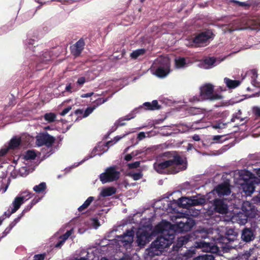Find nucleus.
I'll return each instance as SVG.
<instances>
[{
    "label": "nucleus",
    "mask_w": 260,
    "mask_h": 260,
    "mask_svg": "<svg viewBox=\"0 0 260 260\" xmlns=\"http://www.w3.org/2000/svg\"><path fill=\"white\" fill-rule=\"evenodd\" d=\"M85 46V43L82 39L79 40L76 44L71 47L72 53L76 56H79L83 50Z\"/></svg>",
    "instance_id": "f3484780"
},
{
    "label": "nucleus",
    "mask_w": 260,
    "mask_h": 260,
    "mask_svg": "<svg viewBox=\"0 0 260 260\" xmlns=\"http://www.w3.org/2000/svg\"><path fill=\"white\" fill-rule=\"evenodd\" d=\"M169 222L162 221L155 227V231L160 236L151 244L147 249L148 254L150 256L159 255L165 248L168 247L175 239V230Z\"/></svg>",
    "instance_id": "f257e3e1"
},
{
    "label": "nucleus",
    "mask_w": 260,
    "mask_h": 260,
    "mask_svg": "<svg viewBox=\"0 0 260 260\" xmlns=\"http://www.w3.org/2000/svg\"><path fill=\"white\" fill-rule=\"evenodd\" d=\"M72 106H68L66 108L64 109L60 114H67L71 110Z\"/></svg>",
    "instance_id": "052dcab7"
},
{
    "label": "nucleus",
    "mask_w": 260,
    "mask_h": 260,
    "mask_svg": "<svg viewBox=\"0 0 260 260\" xmlns=\"http://www.w3.org/2000/svg\"><path fill=\"white\" fill-rule=\"evenodd\" d=\"M248 28L251 29H260V20L257 19H250L246 22Z\"/></svg>",
    "instance_id": "5701e85b"
},
{
    "label": "nucleus",
    "mask_w": 260,
    "mask_h": 260,
    "mask_svg": "<svg viewBox=\"0 0 260 260\" xmlns=\"http://www.w3.org/2000/svg\"><path fill=\"white\" fill-rule=\"evenodd\" d=\"M56 115H44L45 119L49 122H53L55 120Z\"/></svg>",
    "instance_id": "49530a36"
},
{
    "label": "nucleus",
    "mask_w": 260,
    "mask_h": 260,
    "mask_svg": "<svg viewBox=\"0 0 260 260\" xmlns=\"http://www.w3.org/2000/svg\"><path fill=\"white\" fill-rule=\"evenodd\" d=\"M137 243L139 246H144L148 241L150 235L146 230H139L136 233Z\"/></svg>",
    "instance_id": "2eb2a0df"
},
{
    "label": "nucleus",
    "mask_w": 260,
    "mask_h": 260,
    "mask_svg": "<svg viewBox=\"0 0 260 260\" xmlns=\"http://www.w3.org/2000/svg\"><path fill=\"white\" fill-rule=\"evenodd\" d=\"M120 177V172L116 170V166L107 168L104 173L100 175V181L102 183H106L117 180Z\"/></svg>",
    "instance_id": "0eeeda50"
},
{
    "label": "nucleus",
    "mask_w": 260,
    "mask_h": 260,
    "mask_svg": "<svg viewBox=\"0 0 260 260\" xmlns=\"http://www.w3.org/2000/svg\"><path fill=\"white\" fill-rule=\"evenodd\" d=\"M192 139L196 141H199L200 140V137L199 135L195 134L192 136Z\"/></svg>",
    "instance_id": "338daca9"
},
{
    "label": "nucleus",
    "mask_w": 260,
    "mask_h": 260,
    "mask_svg": "<svg viewBox=\"0 0 260 260\" xmlns=\"http://www.w3.org/2000/svg\"><path fill=\"white\" fill-rule=\"evenodd\" d=\"M224 136H225V135L214 136L213 137L212 140L213 141V143H221L228 139V138H225V139H222V138Z\"/></svg>",
    "instance_id": "ea45409f"
},
{
    "label": "nucleus",
    "mask_w": 260,
    "mask_h": 260,
    "mask_svg": "<svg viewBox=\"0 0 260 260\" xmlns=\"http://www.w3.org/2000/svg\"><path fill=\"white\" fill-rule=\"evenodd\" d=\"M11 230H12L10 229V228H9L8 226L7 227L2 234V236L4 238L10 232Z\"/></svg>",
    "instance_id": "4d7b16f0"
},
{
    "label": "nucleus",
    "mask_w": 260,
    "mask_h": 260,
    "mask_svg": "<svg viewBox=\"0 0 260 260\" xmlns=\"http://www.w3.org/2000/svg\"><path fill=\"white\" fill-rule=\"evenodd\" d=\"M196 110V109L195 108H191L190 109V112L191 114H201L202 113V112H201L200 111H195Z\"/></svg>",
    "instance_id": "e2e57ef3"
},
{
    "label": "nucleus",
    "mask_w": 260,
    "mask_h": 260,
    "mask_svg": "<svg viewBox=\"0 0 260 260\" xmlns=\"http://www.w3.org/2000/svg\"><path fill=\"white\" fill-rule=\"evenodd\" d=\"M166 118H167V116H165L164 118H160L158 119L154 120H153L152 125H154L155 124H159V123L162 122L164 121V120L166 119Z\"/></svg>",
    "instance_id": "3c124183"
},
{
    "label": "nucleus",
    "mask_w": 260,
    "mask_h": 260,
    "mask_svg": "<svg viewBox=\"0 0 260 260\" xmlns=\"http://www.w3.org/2000/svg\"><path fill=\"white\" fill-rule=\"evenodd\" d=\"M214 244L210 243L209 242H201L200 244H198V247L204 248L207 251L211 253H216L219 251V247L217 246V244H221L220 247H223V245L222 243H215L214 241Z\"/></svg>",
    "instance_id": "4468645a"
},
{
    "label": "nucleus",
    "mask_w": 260,
    "mask_h": 260,
    "mask_svg": "<svg viewBox=\"0 0 260 260\" xmlns=\"http://www.w3.org/2000/svg\"><path fill=\"white\" fill-rule=\"evenodd\" d=\"M24 197H17L15 198L14 201L12 203L13 205V208L12 209V212H16L21 205L24 202Z\"/></svg>",
    "instance_id": "b1692460"
},
{
    "label": "nucleus",
    "mask_w": 260,
    "mask_h": 260,
    "mask_svg": "<svg viewBox=\"0 0 260 260\" xmlns=\"http://www.w3.org/2000/svg\"><path fill=\"white\" fill-rule=\"evenodd\" d=\"M10 149L9 147L1 149L0 150V156H4L7 154L8 150Z\"/></svg>",
    "instance_id": "8fccbe9b"
},
{
    "label": "nucleus",
    "mask_w": 260,
    "mask_h": 260,
    "mask_svg": "<svg viewBox=\"0 0 260 260\" xmlns=\"http://www.w3.org/2000/svg\"><path fill=\"white\" fill-rule=\"evenodd\" d=\"M93 224L96 229L100 225L99 220L95 218L93 219Z\"/></svg>",
    "instance_id": "680f3d73"
},
{
    "label": "nucleus",
    "mask_w": 260,
    "mask_h": 260,
    "mask_svg": "<svg viewBox=\"0 0 260 260\" xmlns=\"http://www.w3.org/2000/svg\"><path fill=\"white\" fill-rule=\"evenodd\" d=\"M252 112L253 114H260V107L258 106L253 107Z\"/></svg>",
    "instance_id": "5fc2aeb1"
},
{
    "label": "nucleus",
    "mask_w": 260,
    "mask_h": 260,
    "mask_svg": "<svg viewBox=\"0 0 260 260\" xmlns=\"http://www.w3.org/2000/svg\"><path fill=\"white\" fill-rule=\"evenodd\" d=\"M178 204L180 207L186 209L189 208L191 207L190 198L182 197L180 198L178 200Z\"/></svg>",
    "instance_id": "bb28decb"
},
{
    "label": "nucleus",
    "mask_w": 260,
    "mask_h": 260,
    "mask_svg": "<svg viewBox=\"0 0 260 260\" xmlns=\"http://www.w3.org/2000/svg\"><path fill=\"white\" fill-rule=\"evenodd\" d=\"M72 234V230L67 231L65 234L60 237V238L63 240L64 241L68 239V238Z\"/></svg>",
    "instance_id": "09e8293b"
},
{
    "label": "nucleus",
    "mask_w": 260,
    "mask_h": 260,
    "mask_svg": "<svg viewBox=\"0 0 260 260\" xmlns=\"http://www.w3.org/2000/svg\"><path fill=\"white\" fill-rule=\"evenodd\" d=\"M36 154L34 150H27L24 155V159L26 160L35 159Z\"/></svg>",
    "instance_id": "58836bf2"
},
{
    "label": "nucleus",
    "mask_w": 260,
    "mask_h": 260,
    "mask_svg": "<svg viewBox=\"0 0 260 260\" xmlns=\"http://www.w3.org/2000/svg\"><path fill=\"white\" fill-rule=\"evenodd\" d=\"M107 101V99H98L94 102V104L86 108L84 114H91L94 110L100 105H101Z\"/></svg>",
    "instance_id": "412c9836"
},
{
    "label": "nucleus",
    "mask_w": 260,
    "mask_h": 260,
    "mask_svg": "<svg viewBox=\"0 0 260 260\" xmlns=\"http://www.w3.org/2000/svg\"><path fill=\"white\" fill-rule=\"evenodd\" d=\"M34 194L31 193V192L25 191L22 193V196H20L21 197H24L25 199L24 200V202L28 200L30 198H31Z\"/></svg>",
    "instance_id": "c03bdc74"
},
{
    "label": "nucleus",
    "mask_w": 260,
    "mask_h": 260,
    "mask_svg": "<svg viewBox=\"0 0 260 260\" xmlns=\"http://www.w3.org/2000/svg\"><path fill=\"white\" fill-rule=\"evenodd\" d=\"M232 2L242 7H245L248 5V4L245 2H241L236 0H233Z\"/></svg>",
    "instance_id": "864d4df0"
},
{
    "label": "nucleus",
    "mask_w": 260,
    "mask_h": 260,
    "mask_svg": "<svg viewBox=\"0 0 260 260\" xmlns=\"http://www.w3.org/2000/svg\"><path fill=\"white\" fill-rule=\"evenodd\" d=\"M145 53L144 49H137L131 53L130 56L133 59H136L139 56L143 55Z\"/></svg>",
    "instance_id": "4c0bfd02"
},
{
    "label": "nucleus",
    "mask_w": 260,
    "mask_h": 260,
    "mask_svg": "<svg viewBox=\"0 0 260 260\" xmlns=\"http://www.w3.org/2000/svg\"><path fill=\"white\" fill-rule=\"evenodd\" d=\"M191 207L198 205H202L206 203V199L205 198L197 197L196 196H192L190 198Z\"/></svg>",
    "instance_id": "4be33fe9"
},
{
    "label": "nucleus",
    "mask_w": 260,
    "mask_h": 260,
    "mask_svg": "<svg viewBox=\"0 0 260 260\" xmlns=\"http://www.w3.org/2000/svg\"><path fill=\"white\" fill-rule=\"evenodd\" d=\"M137 154L138 153L137 152L133 151L130 154H126L124 157V159L127 161H130L132 160L133 157L136 156Z\"/></svg>",
    "instance_id": "de8ad7c7"
},
{
    "label": "nucleus",
    "mask_w": 260,
    "mask_h": 260,
    "mask_svg": "<svg viewBox=\"0 0 260 260\" xmlns=\"http://www.w3.org/2000/svg\"><path fill=\"white\" fill-rule=\"evenodd\" d=\"M255 238L254 230L251 228H244L241 234L242 240L246 242L253 241Z\"/></svg>",
    "instance_id": "dca6fc26"
},
{
    "label": "nucleus",
    "mask_w": 260,
    "mask_h": 260,
    "mask_svg": "<svg viewBox=\"0 0 260 260\" xmlns=\"http://www.w3.org/2000/svg\"><path fill=\"white\" fill-rule=\"evenodd\" d=\"M23 216V215H22V213H21L20 214L19 216H18L17 218H15L14 219V221L16 223H17L20 220V219L21 218V217Z\"/></svg>",
    "instance_id": "0e129e2a"
},
{
    "label": "nucleus",
    "mask_w": 260,
    "mask_h": 260,
    "mask_svg": "<svg viewBox=\"0 0 260 260\" xmlns=\"http://www.w3.org/2000/svg\"><path fill=\"white\" fill-rule=\"evenodd\" d=\"M214 86L211 83H206L202 85L200 87V95L199 99L200 100H217L222 99V96L214 91Z\"/></svg>",
    "instance_id": "20e7f679"
},
{
    "label": "nucleus",
    "mask_w": 260,
    "mask_h": 260,
    "mask_svg": "<svg viewBox=\"0 0 260 260\" xmlns=\"http://www.w3.org/2000/svg\"><path fill=\"white\" fill-rule=\"evenodd\" d=\"M42 198L39 197H35L30 202V203L27 205L25 208L23 209V210L22 212V215H24V214L29 211L32 207L35 205L37 203H38L41 200Z\"/></svg>",
    "instance_id": "2f4dec72"
},
{
    "label": "nucleus",
    "mask_w": 260,
    "mask_h": 260,
    "mask_svg": "<svg viewBox=\"0 0 260 260\" xmlns=\"http://www.w3.org/2000/svg\"><path fill=\"white\" fill-rule=\"evenodd\" d=\"M144 109L143 106H140L138 108H136L134 110V112L138 113V112H143L142 110Z\"/></svg>",
    "instance_id": "69168bd1"
},
{
    "label": "nucleus",
    "mask_w": 260,
    "mask_h": 260,
    "mask_svg": "<svg viewBox=\"0 0 260 260\" xmlns=\"http://www.w3.org/2000/svg\"><path fill=\"white\" fill-rule=\"evenodd\" d=\"M55 139L48 133H43L37 137V143L38 146L45 145L47 147H51Z\"/></svg>",
    "instance_id": "9b49d317"
},
{
    "label": "nucleus",
    "mask_w": 260,
    "mask_h": 260,
    "mask_svg": "<svg viewBox=\"0 0 260 260\" xmlns=\"http://www.w3.org/2000/svg\"><path fill=\"white\" fill-rule=\"evenodd\" d=\"M94 199V198L93 197L91 196L88 197L84 203L78 208V211L79 212H82L87 209L93 201Z\"/></svg>",
    "instance_id": "473e14b6"
},
{
    "label": "nucleus",
    "mask_w": 260,
    "mask_h": 260,
    "mask_svg": "<svg viewBox=\"0 0 260 260\" xmlns=\"http://www.w3.org/2000/svg\"><path fill=\"white\" fill-rule=\"evenodd\" d=\"M21 143L20 137H14L11 139L9 144V148L10 149H15L17 148Z\"/></svg>",
    "instance_id": "a878e982"
},
{
    "label": "nucleus",
    "mask_w": 260,
    "mask_h": 260,
    "mask_svg": "<svg viewBox=\"0 0 260 260\" xmlns=\"http://www.w3.org/2000/svg\"><path fill=\"white\" fill-rule=\"evenodd\" d=\"M120 137H115L114 139V140H111L107 142L105 144V146L109 148L110 146H112L114 144L116 143L117 142H118L120 139Z\"/></svg>",
    "instance_id": "37998d69"
},
{
    "label": "nucleus",
    "mask_w": 260,
    "mask_h": 260,
    "mask_svg": "<svg viewBox=\"0 0 260 260\" xmlns=\"http://www.w3.org/2000/svg\"><path fill=\"white\" fill-rule=\"evenodd\" d=\"M93 94H94V93L93 92H89V93L82 94L80 96L82 98H89V97L91 96L92 95H93Z\"/></svg>",
    "instance_id": "13d9d810"
},
{
    "label": "nucleus",
    "mask_w": 260,
    "mask_h": 260,
    "mask_svg": "<svg viewBox=\"0 0 260 260\" xmlns=\"http://www.w3.org/2000/svg\"><path fill=\"white\" fill-rule=\"evenodd\" d=\"M140 161H137L132 163H129L128 164V167L129 169H136L138 168L140 166Z\"/></svg>",
    "instance_id": "a18cd8bd"
},
{
    "label": "nucleus",
    "mask_w": 260,
    "mask_h": 260,
    "mask_svg": "<svg viewBox=\"0 0 260 260\" xmlns=\"http://www.w3.org/2000/svg\"><path fill=\"white\" fill-rule=\"evenodd\" d=\"M144 108L150 110H155L160 109V106L158 105L156 100L153 101L151 103L145 102L143 104Z\"/></svg>",
    "instance_id": "393cba45"
},
{
    "label": "nucleus",
    "mask_w": 260,
    "mask_h": 260,
    "mask_svg": "<svg viewBox=\"0 0 260 260\" xmlns=\"http://www.w3.org/2000/svg\"><path fill=\"white\" fill-rule=\"evenodd\" d=\"M176 67L178 69L183 68L186 66V62L184 58H179L175 60Z\"/></svg>",
    "instance_id": "e433bc0d"
},
{
    "label": "nucleus",
    "mask_w": 260,
    "mask_h": 260,
    "mask_svg": "<svg viewBox=\"0 0 260 260\" xmlns=\"http://www.w3.org/2000/svg\"><path fill=\"white\" fill-rule=\"evenodd\" d=\"M134 227L126 231L123 234L118 237V241L120 242L125 248L131 247L133 241L135 234Z\"/></svg>",
    "instance_id": "1a4fd4ad"
},
{
    "label": "nucleus",
    "mask_w": 260,
    "mask_h": 260,
    "mask_svg": "<svg viewBox=\"0 0 260 260\" xmlns=\"http://www.w3.org/2000/svg\"><path fill=\"white\" fill-rule=\"evenodd\" d=\"M214 192H215L219 197L230 194L231 190L230 184L225 182L218 184L212 191L209 193L208 196H210L211 194H214Z\"/></svg>",
    "instance_id": "f8f14e48"
},
{
    "label": "nucleus",
    "mask_w": 260,
    "mask_h": 260,
    "mask_svg": "<svg viewBox=\"0 0 260 260\" xmlns=\"http://www.w3.org/2000/svg\"><path fill=\"white\" fill-rule=\"evenodd\" d=\"M224 82L226 84V86L229 88H235L238 87L240 84L241 82L239 80H233L230 79L228 78H225L224 79Z\"/></svg>",
    "instance_id": "c756f323"
},
{
    "label": "nucleus",
    "mask_w": 260,
    "mask_h": 260,
    "mask_svg": "<svg viewBox=\"0 0 260 260\" xmlns=\"http://www.w3.org/2000/svg\"><path fill=\"white\" fill-rule=\"evenodd\" d=\"M229 121H226L224 118L216 120L212 123L211 126L213 128L216 129L218 133L222 129L225 128Z\"/></svg>",
    "instance_id": "a211bd4d"
},
{
    "label": "nucleus",
    "mask_w": 260,
    "mask_h": 260,
    "mask_svg": "<svg viewBox=\"0 0 260 260\" xmlns=\"http://www.w3.org/2000/svg\"><path fill=\"white\" fill-rule=\"evenodd\" d=\"M255 181L254 178L244 180V183L242 184V187L246 196H250L253 192L255 189Z\"/></svg>",
    "instance_id": "ddd939ff"
},
{
    "label": "nucleus",
    "mask_w": 260,
    "mask_h": 260,
    "mask_svg": "<svg viewBox=\"0 0 260 260\" xmlns=\"http://www.w3.org/2000/svg\"><path fill=\"white\" fill-rule=\"evenodd\" d=\"M47 188L45 182H41L39 185H35L33 187V190L37 193H40L45 191Z\"/></svg>",
    "instance_id": "72a5a7b5"
},
{
    "label": "nucleus",
    "mask_w": 260,
    "mask_h": 260,
    "mask_svg": "<svg viewBox=\"0 0 260 260\" xmlns=\"http://www.w3.org/2000/svg\"><path fill=\"white\" fill-rule=\"evenodd\" d=\"M145 134L144 132H140L138 135V139L140 140H142L145 138Z\"/></svg>",
    "instance_id": "bf43d9fd"
},
{
    "label": "nucleus",
    "mask_w": 260,
    "mask_h": 260,
    "mask_svg": "<svg viewBox=\"0 0 260 260\" xmlns=\"http://www.w3.org/2000/svg\"><path fill=\"white\" fill-rule=\"evenodd\" d=\"M64 242L63 240H61L57 242V243L55 245V247H60Z\"/></svg>",
    "instance_id": "774afa93"
},
{
    "label": "nucleus",
    "mask_w": 260,
    "mask_h": 260,
    "mask_svg": "<svg viewBox=\"0 0 260 260\" xmlns=\"http://www.w3.org/2000/svg\"><path fill=\"white\" fill-rule=\"evenodd\" d=\"M151 71L152 73L159 78L166 77L170 72V61L167 56H159L153 62Z\"/></svg>",
    "instance_id": "7ed1b4c3"
},
{
    "label": "nucleus",
    "mask_w": 260,
    "mask_h": 260,
    "mask_svg": "<svg viewBox=\"0 0 260 260\" xmlns=\"http://www.w3.org/2000/svg\"><path fill=\"white\" fill-rule=\"evenodd\" d=\"M128 175L136 181L141 179L143 177V174L141 171L137 173L131 172Z\"/></svg>",
    "instance_id": "a19ab883"
},
{
    "label": "nucleus",
    "mask_w": 260,
    "mask_h": 260,
    "mask_svg": "<svg viewBox=\"0 0 260 260\" xmlns=\"http://www.w3.org/2000/svg\"><path fill=\"white\" fill-rule=\"evenodd\" d=\"M86 81L85 78L84 77H81L78 78L77 83L79 85H83Z\"/></svg>",
    "instance_id": "603ef678"
},
{
    "label": "nucleus",
    "mask_w": 260,
    "mask_h": 260,
    "mask_svg": "<svg viewBox=\"0 0 260 260\" xmlns=\"http://www.w3.org/2000/svg\"><path fill=\"white\" fill-rule=\"evenodd\" d=\"M237 238L238 233L233 229H227L224 236L218 234L214 237H211L215 243H222L225 246H229L232 242L236 241Z\"/></svg>",
    "instance_id": "423d86ee"
},
{
    "label": "nucleus",
    "mask_w": 260,
    "mask_h": 260,
    "mask_svg": "<svg viewBox=\"0 0 260 260\" xmlns=\"http://www.w3.org/2000/svg\"><path fill=\"white\" fill-rule=\"evenodd\" d=\"M248 208L249 209H245V212L246 215L249 218H254L256 213L254 208L249 206Z\"/></svg>",
    "instance_id": "c9c22d12"
},
{
    "label": "nucleus",
    "mask_w": 260,
    "mask_h": 260,
    "mask_svg": "<svg viewBox=\"0 0 260 260\" xmlns=\"http://www.w3.org/2000/svg\"><path fill=\"white\" fill-rule=\"evenodd\" d=\"M134 118V116H130V115H126L125 116L119 118L115 122V124L117 126H123L125 124L124 121H128L132 118Z\"/></svg>",
    "instance_id": "f704fd0d"
},
{
    "label": "nucleus",
    "mask_w": 260,
    "mask_h": 260,
    "mask_svg": "<svg viewBox=\"0 0 260 260\" xmlns=\"http://www.w3.org/2000/svg\"><path fill=\"white\" fill-rule=\"evenodd\" d=\"M116 189L114 187H108L105 188H104L100 194L102 197H106L112 196L116 193Z\"/></svg>",
    "instance_id": "c85d7f7f"
},
{
    "label": "nucleus",
    "mask_w": 260,
    "mask_h": 260,
    "mask_svg": "<svg viewBox=\"0 0 260 260\" xmlns=\"http://www.w3.org/2000/svg\"><path fill=\"white\" fill-rule=\"evenodd\" d=\"M246 117L242 118L238 115H235V116L231 118V121L230 122H236V123L234 125V127H238L239 125H243L246 122L247 120H246Z\"/></svg>",
    "instance_id": "cd10ccee"
},
{
    "label": "nucleus",
    "mask_w": 260,
    "mask_h": 260,
    "mask_svg": "<svg viewBox=\"0 0 260 260\" xmlns=\"http://www.w3.org/2000/svg\"><path fill=\"white\" fill-rule=\"evenodd\" d=\"M219 62L220 61L218 60L214 57H208L204 60L203 68L206 69H210L216 66Z\"/></svg>",
    "instance_id": "aec40b11"
},
{
    "label": "nucleus",
    "mask_w": 260,
    "mask_h": 260,
    "mask_svg": "<svg viewBox=\"0 0 260 260\" xmlns=\"http://www.w3.org/2000/svg\"><path fill=\"white\" fill-rule=\"evenodd\" d=\"M214 257L212 255L205 254L194 258L193 260H214Z\"/></svg>",
    "instance_id": "79ce46f5"
},
{
    "label": "nucleus",
    "mask_w": 260,
    "mask_h": 260,
    "mask_svg": "<svg viewBox=\"0 0 260 260\" xmlns=\"http://www.w3.org/2000/svg\"><path fill=\"white\" fill-rule=\"evenodd\" d=\"M211 35L212 32L209 31L202 32L194 38L191 41L189 42L188 43H186L185 44L187 46L194 47L206 45L209 43Z\"/></svg>",
    "instance_id": "6e6552de"
},
{
    "label": "nucleus",
    "mask_w": 260,
    "mask_h": 260,
    "mask_svg": "<svg viewBox=\"0 0 260 260\" xmlns=\"http://www.w3.org/2000/svg\"><path fill=\"white\" fill-rule=\"evenodd\" d=\"M36 40L35 39H28L27 41L28 47L31 48V46H34L36 43Z\"/></svg>",
    "instance_id": "6e6d98bb"
},
{
    "label": "nucleus",
    "mask_w": 260,
    "mask_h": 260,
    "mask_svg": "<svg viewBox=\"0 0 260 260\" xmlns=\"http://www.w3.org/2000/svg\"><path fill=\"white\" fill-rule=\"evenodd\" d=\"M193 235L196 239L200 241V242H196L198 245V244H200L201 242H202L201 240L210 238V236L209 235V233L204 229L194 231L193 233Z\"/></svg>",
    "instance_id": "6ab92c4d"
},
{
    "label": "nucleus",
    "mask_w": 260,
    "mask_h": 260,
    "mask_svg": "<svg viewBox=\"0 0 260 260\" xmlns=\"http://www.w3.org/2000/svg\"><path fill=\"white\" fill-rule=\"evenodd\" d=\"M173 228L176 231L180 233L186 232L191 230L195 225L194 220L191 218L186 217H177L175 224L173 225Z\"/></svg>",
    "instance_id": "39448f33"
},
{
    "label": "nucleus",
    "mask_w": 260,
    "mask_h": 260,
    "mask_svg": "<svg viewBox=\"0 0 260 260\" xmlns=\"http://www.w3.org/2000/svg\"><path fill=\"white\" fill-rule=\"evenodd\" d=\"M154 169L159 174H175L187 168V162L176 152L168 160L153 164Z\"/></svg>",
    "instance_id": "f03ea898"
},
{
    "label": "nucleus",
    "mask_w": 260,
    "mask_h": 260,
    "mask_svg": "<svg viewBox=\"0 0 260 260\" xmlns=\"http://www.w3.org/2000/svg\"><path fill=\"white\" fill-rule=\"evenodd\" d=\"M190 237L189 235H187L184 236H181L178 238L176 245L178 248L182 247L183 245L186 244L190 240Z\"/></svg>",
    "instance_id": "7c9ffc66"
},
{
    "label": "nucleus",
    "mask_w": 260,
    "mask_h": 260,
    "mask_svg": "<svg viewBox=\"0 0 260 260\" xmlns=\"http://www.w3.org/2000/svg\"><path fill=\"white\" fill-rule=\"evenodd\" d=\"M214 211L221 214H225L228 211V206L223 199L216 198L212 201Z\"/></svg>",
    "instance_id": "9d476101"
}]
</instances>
